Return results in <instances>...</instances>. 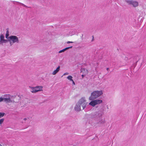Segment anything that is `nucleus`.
I'll return each mask as SVG.
<instances>
[{
	"instance_id": "f257e3e1",
	"label": "nucleus",
	"mask_w": 146,
	"mask_h": 146,
	"mask_svg": "<svg viewBox=\"0 0 146 146\" xmlns=\"http://www.w3.org/2000/svg\"><path fill=\"white\" fill-rule=\"evenodd\" d=\"M4 97L3 98V101H4L6 103L17 102L15 100L17 98L15 96L7 94L4 95Z\"/></svg>"
},
{
	"instance_id": "f03ea898",
	"label": "nucleus",
	"mask_w": 146,
	"mask_h": 146,
	"mask_svg": "<svg viewBox=\"0 0 146 146\" xmlns=\"http://www.w3.org/2000/svg\"><path fill=\"white\" fill-rule=\"evenodd\" d=\"M103 94L102 90H96L93 92L89 97L90 100H94Z\"/></svg>"
},
{
	"instance_id": "7ed1b4c3",
	"label": "nucleus",
	"mask_w": 146,
	"mask_h": 146,
	"mask_svg": "<svg viewBox=\"0 0 146 146\" xmlns=\"http://www.w3.org/2000/svg\"><path fill=\"white\" fill-rule=\"evenodd\" d=\"M9 38L8 40L11 46L13 45L14 43H18L19 42V38L17 36L11 35L9 36Z\"/></svg>"
},
{
	"instance_id": "20e7f679",
	"label": "nucleus",
	"mask_w": 146,
	"mask_h": 146,
	"mask_svg": "<svg viewBox=\"0 0 146 146\" xmlns=\"http://www.w3.org/2000/svg\"><path fill=\"white\" fill-rule=\"evenodd\" d=\"M91 117L95 119H99L102 115V112L100 110H98L92 113L91 114Z\"/></svg>"
},
{
	"instance_id": "39448f33",
	"label": "nucleus",
	"mask_w": 146,
	"mask_h": 146,
	"mask_svg": "<svg viewBox=\"0 0 146 146\" xmlns=\"http://www.w3.org/2000/svg\"><path fill=\"white\" fill-rule=\"evenodd\" d=\"M125 1L128 5L134 8L137 7L139 5V2L133 0H125Z\"/></svg>"
},
{
	"instance_id": "423d86ee",
	"label": "nucleus",
	"mask_w": 146,
	"mask_h": 146,
	"mask_svg": "<svg viewBox=\"0 0 146 146\" xmlns=\"http://www.w3.org/2000/svg\"><path fill=\"white\" fill-rule=\"evenodd\" d=\"M78 102L82 107L83 110H84L85 108L88 104L85 97L82 98L79 100Z\"/></svg>"
},
{
	"instance_id": "0eeeda50",
	"label": "nucleus",
	"mask_w": 146,
	"mask_h": 146,
	"mask_svg": "<svg viewBox=\"0 0 146 146\" xmlns=\"http://www.w3.org/2000/svg\"><path fill=\"white\" fill-rule=\"evenodd\" d=\"M32 93H35L39 91H42L43 87L42 86H38L35 87H30Z\"/></svg>"
},
{
	"instance_id": "6e6552de",
	"label": "nucleus",
	"mask_w": 146,
	"mask_h": 146,
	"mask_svg": "<svg viewBox=\"0 0 146 146\" xmlns=\"http://www.w3.org/2000/svg\"><path fill=\"white\" fill-rule=\"evenodd\" d=\"M4 35L1 34L0 37V44L3 45V43H6L8 42L9 40H8L4 39Z\"/></svg>"
},
{
	"instance_id": "1a4fd4ad",
	"label": "nucleus",
	"mask_w": 146,
	"mask_h": 146,
	"mask_svg": "<svg viewBox=\"0 0 146 146\" xmlns=\"http://www.w3.org/2000/svg\"><path fill=\"white\" fill-rule=\"evenodd\" d=\"M74 110L76 111H79L81 110V106L78 102L74 107Z\"/></svg>"
},
{
	"instance_id": "9d476101",
	"label": "nucleus",
	"mask_w": 146,
	"mask_h": 146,
	"mask_svg": "<svg viewBox=\"0 0 146 146\" xmlns=\"http://www.w3.org/2000/svg\"><path fill=\"white\" fill-rule=\"evenodd\" d=\"M60 66H58L56 69L54 70L52 72V74L53 75H55L60 70Z\"/></svg>"
},
{
	"instance_id": "9b49d317",
	"label": "nucleus",
	"mask_w": 146,
	"mask_h": 146,
	"mask_svg": "<svg viewBox=\"0 0 146 146\" xmlns=\"http://www.w3.org/2000/svg\"><path fill=\"white\" fill-rule=\"evenodd\" d=\"M81 72H82L84 75H86L88 74V71L87 69L83 68L81 69Z\"/></svg>"
},
{
	"instance_id": "f8f14e48",
	"label": "nucleus",
	"mask_w": 146,
	"mask_h": 146,
	"mask_svg": "<svg viewBox=\"0 0 146 146\" xmlns=\"http://www.w3.org/2000/svg\"><path fill=\"white\" fill-rule=\"evenodd\" d=\"M89 103V104L90 105L92 106L93 107H94L96 105V102L94 100H92Z\"/></svg>"
},
{
	"instance_id": "ddd939ff",
	"label": "nucleus",
	"mask_w": 146,
	"mask_h": 146,
	"mask_svg": "<svg viewBox=\"0 0 146 146\" xmlns=\"http://www.w3.org/2000/svg\"><path fill=\"white\" fill-rule=\"evenodd\" d=\"M95 102L96 103V105L97 104H100L102 102V101L100 100H94Z\"/></svg>"
},
{
	"instance_id": "4468645a",
	"label": "nucleus",
	"mask_w": 146,
	"mask_h": 146,
	"mask_svg": "<svg viewBox=\"0 0 146 146\" xmlns=\"http://www.w3.org/2000/svg\"><path fill=\"white\" fill-rule=\"evenodd\" d=\"M143 18L142 16H140L138 19V21L141 23L143 21Z\"/></svg>"
},
{
	"instance_id": "2eb2a0df",
	"label": "nucleus",
	"mask_w": 146,
	"mask_h": 146,
	"mask_svg": "<svg viewBox=\"0 0 146 146\" xmlns=\"http://www.w3.org/2000/svg\"><path fill=\"white\" fill-rule=\"evenodd\" d=\"M67 79H68V80H70L72 81V77L71 76H68L67 78Z\"/></svg>"
},
{
	"instance_id": "dca6fc26",
	"label": "nucleus",
	"mask_w": 146,
	"mask_h": 146,
	"mask_svg": "<svg viewBox=\"0 0 146 146\" xmlns=\"http://www.w3.org/2000/svg\"><path fill=\"white\" fill-rule=\"evenodd\" d=\"M99 119V123H104L105 122H104V120H103L102 119H101L100 118Z\"/></svg>"
},
{
	"instance_id": "f3484780",
	"label": "nucleus",
	"mask_w": 146,
	"mask_h": 146,
	"mask_svg": "<svg viewBox=\"0 0 146 146\" xmlns=\"http://www.w3.org/2000/svg\"><path fill=\"white\" fill-rule=\"evenodd\" d=\"M5 113H4L0 112V118L3 117Z\"/></svg>"
},
{
	"instance_id": "a211bd4d",
	"label": "nucleus",
	"mask_w": 146,
	"mask_h": 146,
	"mask_svg": "<svg viewBox=\"0 0 146 146\" xmlns=\"http://www.w3.org/2000/svg\"><path fill=\"white\" fill-rule=\"evenodd\" d=\"M9 34H7V33H6V35H5V37H6V38L8 39V40H9Z\"/></svg>"
},
{
	"instance_id": "6ab92c4d",
	"label": "nucleus",
	"mask_w": 146,
	"mask_h": 146,
	"mask_svg": "<svg viewBox=\"0 0 146 146\" xmlns=\"http://www.w3.org/2000/svg\"><path fill=\"white\" fill-rule=\"evenodd\" d=\"M72 46H70V47H66V48H64V49L65 51L66 50H68V49H70V48H72Z\"/></svg>"
},
{
	"instance_id": "aec40b11",
	"label": "nucleus",
	"mask_w": 146,
	"mask_h": 146,
	"mask_svg": "<svg viewBox=\"0 0 146 146\" xmlns=\"http://www.w3.org/2000/svg\"><path fill=\"white\" fill-rule=\"evenodd\" d=\"M4 119L3 118L1 119L0 120V124H1L3 122Z\"/></svg>"
},
{
	"instance_id": "412c9836",
	"label": "nucleus",
	"mask_w": 146,
	"mask_h": 146,
	"mask_svg": "<svg viewBox=\"0 0 146 146\" xmlns=\"http://www.w3.org/2000/svg\"><path fill=\"white\" fill-rule=\"evenodd\" d=\"M64 51H65V50H64V49H62V50H60L59 51L58 53H62V52H64Z\"/></svg>"
},
{
	"instance_id": "4be33fe9",
	"label": "nucleus",
	"mask_w": 146,
	"mask_h": 146,
	"mask_svg": "<svg viewBox=\"0 0 146 146\" xmlns=\"http://www.w3.org/2000/svg\"><path fill=\"white\" fill-rule=\"evenodd\" d=\"M3 101V98L2 97H0V102H1Z\"/></svg>"
},
{
	"instance_id": "5701e85b",
	"label": "nucleus",
	"mask_w": 146,
	"mask_h": 146,
	"mask_svg": "<svg viewBox=\"0 0 146 146\" xmlns=\"http://www.w3.org/2000/svg\"><path fill=\"white\" fill-rule=\"evenodd\" d=\"M73 42H72V41H68L67 42V43H68V44L70 43H72Z\"/></svg>"
},
{
	"instance_id": "b1692460",
	"label": "nucleus",
	"mask_w": 146,
	"mask_h": 146,
	"mask_svg": "<svg viewBox=\"0 0 146 146\" xmlns=\"http://www.w3.org/2000/svg\"><path fill=\"white\" fill-rule=\"evenodd\" d=\"M68 74H69V73L68 72H66V73H64L63 74V75H68Z\"/></svg>"
},
{
	"instance_id": "393cba45",
	"label": "nucleus",
	"mask_w": 146,
	"mask_h": 146,
	"mask_svg": "<svg viewBox=\"0 0 146 146\" xmlns=\"http://www.w3.org/2000/svg\"><path fill=\"white\" fill-rule=\"evenodd\" d=\"M72 33V35H73L75 34V31H72L71 32Z\"/></svg>"
},
{
	"instance_id": "a878e982",
	"label": "nucleus",
	"mask_w": 146,
	"mask_h": 146,
	"mask_svg": "<svg viewBox=\"0 0 146 146\" xmlns=\"http://www.w3.org/2000/svg\"><path fill=\"white\" fill-rule=\"evenodd\" d=\"M72 83L74 85H75V83L74 82V81L73 80H72Z\"/></svg>"
},
{
	"instance_id": "bb28decb",
	"label": "nucleus",
	"mask_w": 146,
	"mask_h": 146,
	"mask_svg": "<svg viewBox=\"0 0 146 146\" xmlns=\"http://www.w3.org/2000/svg\"><path fill=\"white\" fill-rule=\"evenodd\" d=\"M21 4L24 7H27L23 3H21Z\"/></svg>"
},
{
	"instance_id": "cd10ccee",
	"label": "nucleus",
	"mask_w": 146,
	"mask_h": 146,
	"mask_svg": "<svg viewBox=\"0 0 146 146\" xmlns=\"http://www.w3.org/2000/svg\"><path fill=\"white\" fill-rule=\"evenodd\" d=\"M86 75H84V74H83L82 75V78H83V77Z\"/></svg>"
},
{
	"instance_id": "c85d7f7f",
	"label": "nucleus",
	"mask_w": 146,
	"mask_h": 146,
	"mask_svg": "<svg viewBox=\"0 0 146 146\" xmlns=\"http://www.w3.org/2000/svg\"><path fill=\"white\" fill-rule=\"evenodd\" d=\"M27 118H24L23 119V120H24V121H26V120H27Z\"/></svg>"
},
{
	"instance_id": "c756f323",
	"label": "nucleus",
	"mask_w": 146,
	"mask_h": 146,
	"mask_svg": "<svg viewBox=\"0 0 146 146\" xmlns=\"http://www.w3.org/2000/svg\"><path fill=\"white\" fill-rule=\"evenodd\" d=\"M6 33L9 34V31L8 30H7V31Z\"/></svg>"
},
{
	"instance_id": "7c9ffc66",
	"label": "nucleus",
	"mask_w": 146,
	"mask_h": 146,
	"mask_svg": "<svg viewBox=\"0 0 146 146\" xmlns=\"http://www.w3.org/2000/svg\"><path fill=\"white\" fill-rule=\"evenodd\" d=\"M108 69H109V68H107V70H108Z\"/></svg>"
},
{
	"instance_id": "2f4dec72",
	"label": "nucleus",
	"mask_w": 146,
	"mask_h": 146,
	"mask_svg": "<svg viewBox=\"0 0 146 146\" xmlns=\"http://www.w3.org/2000/svg\"><path fill=\"white\" fill-rule=\"evenodd\" d=\"M0 146H3L2 145H1L0 144Z\"/></svg>"
}]
</instances>
